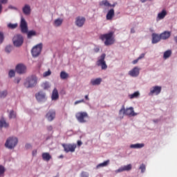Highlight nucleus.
Instances as JSON below:
<instances>
[{
	"mask_svg": "<svg viewBox=\"0 0 177 177\" xmlns=\"http://www.w3.org/2000/svg\"><path fill=\"white\" fill-rule=\"evenodd\" d=\"M138 62H139L138 58H137L136 59L133 60V61L132 62V64H136L138 63Z\"/></svg>",
	"mask_w": 177,
	"mask_h": 177,
	"instance_id": "obj_50",
	"label": "nucleus"
},
{
	"mask_svg": "<svg viewBox=\"0 0 177 177\" xmlns=\"http://www.w3.org/2000/svg\"><path fill=\"white\" fill-rule=\"evenodd\" d=\"M41 51H42V44H39L32 48L31 50L32 56H33V57H38V56L41 55Z\"/></svg>",
	"mask_w": 177,
	"mask_h": 177,
	"instance_id": "obj_8",
	"label": "nucleus"
},
{
	"mask_svg": "<svg viewBox=\"0 0 177 177\" xmlns=\"http://www.w3.org/2000/svg\"><path fill=\"white\" fill-rule=\"evenodd\" d=\"M142 147H145V144L137 143V144H132L130 145L131 149H142Z\"/></svg>",
	"mask_w": 177,
	"mask_h": 177,
	"instance_id": "obj_25",
	"label": "nucleus"
},
{
	"mask_svg": "<svg viewBox=\"0 0 177 177\" xmlns=\"http://www.w3.org/2000/svg\"><path fill=\"white\" fill-rule=\"evenodd\" d=\"M147 0H140V2H142V3H145V2H146Z\"/></svg>",
	"mask_w": 177,
	"mask_h": 177,
	"instance_id": "obj_60",
	"label": "nucleus"
},
{
	"mask_svg": "<svg viewBox=\"0 0 177 177\" xmlns=\"http://www.w3.org/2000/svg\"><path fill=\"white\" fill-rule=\"evenodd\" d=\"M15 70L18 74H24L27 70V67L24 64H19L17 65Z\"/></svg>",
	"mask_w": 177,
	"mask_h": 177,
	"instance_id": "obj_14",
	"label": "nucleus"
},
{
	"mask_svg": "<svg viewBox=\"0 0 177 177\" xmlns=\"http://www.w3.org/2000/svg\"><path fill=\"white\" fill-rule=\"evenodd\" d=\"M46 118L48 120V121L52 122V121L56 118V111L53 109L49 110L46 114Z\"/></svg>",
	"mask_w": 177,
	"mask_h": 177,
	"instance_id": "obj_12",
	"label": "nucleus"
},
{
	"mask_svg": "<svg viewBox=\"0 0 177 177\" xmlns=\"http://www.w3.org/2000/svg\"><path fill=\"white\" fill-rule=\"evenodd\" d=\"M62 24H63V19H55L54 21V26L55 27H60V25Z\"/></svg>",
	"mask_w": 177,
	"mask_h": 177,
	"instance_id": "obj_29",
	"label": "nucleus"
},
{
	"mask_svg": "<svg viewBox=\"0 0 177 177\" xmlns=\"http://www.w3.org/2000/svg\"><path fill=\"white\" fill-rule=\"evenodd\" d=\"M38 84V77L36 75H31L26 79L24 85L25 88H35Z\"/></svg>",
	"mask_w": 177,
	"mask_h": 177,
	"instance_id": "obj_3",
	"label": "nucleus"
},
{
	"mask_svg": "<svg viewBox=\"0 0 177 177\" xmlns=\"http://www.w3.org/2000/svg\"><path fill=\"white\" fill-rule=\"evenodd\" d=\"M100 39L101 41H104V45L106 46H110L115 42V39L114 38V32L111 31L108 33L101 35L100 36Z\"/></svg>",
	"mask_w": 177,
	"mask_h": 177,
	"instance_id": "obj_2",
	"label": "nucleus"
},
{
	"mask_svg": "<svg viewBox=\"0 0 177 177\" xmlns=\"http://www.w3.org/2000/svg\"><path fill=\"white\" fill-rule=\"evenodd\" d=\"M99 50H100V49L98 47L94 48V51L95 52V53H97Z\"/></svg>",
	"mask_w": 177,
	"mask_h": 177,
	"instance_id": "obj_51",
	"label": "nucleus"
},
{
	"mask_svg": "<svg viewBox=\"0 0 177 177\" xmlns=\"http://www.w3.org/2000/svg\"><path fill=\"white\" fill-rule=\"evenodd\" d=\"M139 169L141 170L142 174L145 173L146 171V165L145 164H142L140 166Z\"/></svg>",
	"mask_w": 177,
	"mask_h": 177,
	"instance_id": "obj_39",
	"label": "nucleus"
},
{
	"mask_svg": "<svg viewBox=\"0 0 177 177\" xmlns=\"http://www.w3.org/2000/svg\"><path fill=\"white\" fill-rule=\"evenodd\" d=\"M6 96H8V91L6 90L2 92H0L1 98L6 97Z\"/></svg>",
	"mask_w": 177,
	"mask_h": 177,
	"instance_id": "obj_37",
	"label": "nucleus"
},
{
	"mask_svg": "<svg viewBox=\"0 0 177 177\" xmlns=\"http://www.w3.org/2000/svg\"><path fill=\"white\" fill-rule=\"evenodd\" d=\"M143 57H145V53H142L138 57V59L139 60H140L141 59H143Z\"/></svg>",
	"mask_w": 177,
	"mask_h": 177,
	"instance_id": "obj_48",
	"label": "nucleus"
},
{
	"mask_svg": "<svg viewBox=\"0 0 177 177\" xmlns=\"http://www.w3.org/2000/svg\"><path fill=\"white\" fill-rule=\"evenodd\" d=\"M5 174V167L2 165H0V176H2Z\"/></svg>",
	"mask_w": 177,
	"mask_h": 177,
	"instance_id": "obj_40",
	"label": "nucleus"
},
{
	"mask_svg": "<svg viewBox=\"0 0 177 177\" xmlns=\"http://www.w3.org/2000/svg\"><path fill=\"white\" fill-rule=\"evenodd\" d=\"M9 127V123L6 122V120L5 119L1 118L0 120V128H8Z\"/></svg>",
	"mask_w": 177,
	"mask_h": 177,
	"instance_id": "obj_24",
	"label": "nucleus"
},
{
	"mask_svg": "<svg viewBox=\"0 0 177 177\" xmlns=\"http://www.w3.org/2000/svg\"><path fill=\"white\" fill-rule=\"evenodd\" d=\"M25 147H26V149H31V145H30V144H26V146H25Z\"/></svg>",
	"mask_w": 177,
	"mask_h": 177,
	"instance_id": "obj_52",
	"label": "nucleus"
},
{
	"mask_svg": "<svg viewBox=\"0 0 177 177\" xmlns=\"http://www.w3.org/2000/svg\"><path fill=\"white\" fill-rule=\"evenodd\" d=\"M84 99H86V100H89V95H85Z\"/></svg>",
	"mask_w": 177,
	"mask_h": 177,
	"instance_id": "obj_55",
	"label": "nucleus"
},
{
	"mask_svg": "<svg viewBox=\"0 0 177 177\" xmlns=\"http://www.w3.org/2000/svg\"><path fill=\"white\" fill-rule=\"evenodd\" d=\"M24 42V39L21 35H16L12 38V44L14 46H16V48H20V46L23 45Z\"/></svg>",
	"mask_w": 177,
	"mask_h": 177,
	"instance_id": "obj_7",
	"label": "nucleus"
},
{
	"mask_svg": "<svg viewBox=\"0 0 177 177\" xmlns=\"http://www.w3.org/2000/svg\"><path fill=\"white\" fill-rule=\"evenodd\" d=\"M1 3H6L8 2V0H0Z\"/></svg>",
	"mask_w": 177,
	"mask_h": 177,
	"instance_id": "obj_54",
	"label": "nucleus"
},
{
	"mask_svg": "<svg viewBox=\"0 0 177 177\" xmlns=\"http://www.w3.org/2000/svg\"><path fill=\"white\" fill-rule=\"evenodd\" d=\"M60 78L61 80H67L68 78V73H66V71H62L60 73Z\"/></svg>",
	"mask_w": 177,
	"mask_h": 177,
	"instance_id": "obj_30",
	"label": "nucleus"
},
{
	"mask_svg": "<svg viewBox=\"0 0 177 177\" xmlns=\"http://www.w3.org/2000/svg\"><path fill=\"white\" fill-rule=\"evenodd\" d=\"M152 44H158L161 41V37L159 34L157 33H152Z\"/></svg>",
	"mask_w": 177,
	"mask_h": 177,
	"instance_id": "obj_17",
	"label": "nucleus"
},
{
	"mask_svg": "<svg viewBox=\"0 0 177 177\" xmlns=\"http://www.w3.org/2000/svg\"><path fill=\"white\" fill-rule=\"evenodd\" d=\"M7 26L8 28H10L11 30H15V28H17V24L10 23L8 24Z\"/></svg>",
	"mask_w": 177,
	"mask_h": 177,
	"instance_id": "obj_33",
	"label": "nucleus"
},
{
	"mask_svg": "<svg viewBox=\"0 0 177 177\" xmlns=\"http://www.w3.org/2000/svg\"><path fill=\"white\" fill-rule=\"evenodd\" d=\"M102 83V78L99 77L95 80H91V84L93 85H100Z\"/></svg>",
	"mask_w": 177,
	"mask_h": 177,
	"instance_id": "obj_26",
	"label": "nucleus"
},
{
	"mask_svg": "<svg viewBox=\"0 0 177 177\" xmlns=\"http://www.w3.org/2000/svg\"><path fill=\"white\" fill-rule=\"evenodd\" d=\"M47 130L48 132L53 131V127H52V125L47 126Z\"/></svg>",
	"mask_w": 177,
	"mask_h": 177,
	"instance_id": "obj_47",
	"label": "nucleus"
},
{
	"mask_svg": "<svg viewBox=\"0 0 177 177\" xmlns=\"http://www.w3.org/2000/svg\"><path fill=\"white\" fill-rule=\"evenodd\" d=\"M79 103H85V100L83 99V100H80L75 102V105L79 104Z\"/></svg>",
	"mask_w": 177,
	"mask_h": 177,
	"instance_id": "obj_46",
	"label": "nucleus"
},
{
	"mask_svg": "<svg viewBox=\"0 0 177 177\" xmlns=\"http://www.w3.org/2000/svg\"><path fill=\"white\" fill-rule=\"evenodd\" d=\"M15 118H16V112H15V111L13 110L10 111L9 114V118L12 119Z\"/></svg>",
	"mask_w": 177,
	"mask_h": 177,
	"instance_id": "obj_36",
	"label": "nucleus"
},
{
	"mask_svg": "<svg viewBox=\"0 0 177 177\" xmlns=\"http://www.w3.org/2000/svg\"><path fill=\"white\" fill-rule=\"evenodd\" d=\"M0 13H2V4L0 3Z\"/></svg>",
	"mask_w": 177,
	"mask_h": 177,
	"instance_id": "obj_58",
	"label": "nucleus"
},
{
	"mask_svg": "<svg viewBox=\"0 0 177 177\" xmlns=\"http://www.w3.org/2000/svg\"><path fill=\"white\" fill-rule=\"evenodd\" d=\"M174 41H175L176 44H177V36L174 37Z\"/></svg>",
	"mask_w": 177,
	"mask_h": 177,
	"instance_id": "obj_59",
	"label": "nucleus"
},
{
	"mask_svg": "<svg viewBox=\"0 0 177 177\" xmlns=\"http://www.w3.org/2000/svg\"><path fill=\"white\" fill-rule=\"evenodd\" d=\"M167 16V10H162L161 12L158 14L157 20H162Z\"/></svg>",
	"mask_w": 177,
	"mask_h": 177,
	"instance_id": "obj_22",
	"label": "nucleus"
},
{
	"mask_svg": "<svg viewBox=\"0 0 177 177\" xmlns=\"http://www.w3.org/2000/svg\"><path fill=\"white\" fill-rule=\"evenodd\" d=\"M124 171H125L124 169V167H121L118 169L115 170V174H120V172H124Z\"/></svg>",
	"mask_w": 177,
	"mask_h": 177,
	"instance_id": "obj_43",
	"label": "nucleus"
},
{
	"mask_svg": "<svg viewBox=\"0 0 177 177\" xmlns=\"http://www.w3.org/2000/svg\"><path fill=\"white\" fill-rule=\"evenodd\" d=\"M32 154V156H37V150H33Z\"/></svg>",
	"mask_w": 177,
	"mask_h": 177,
	"instance_id": "obj_53",
	"label": "nucleus"
},
{
	"mask_svg": "<svg viewBox=\"0 0 177 177\" xmlns=\"http://www.w3.org/2000/svg\"><path fill=\"white\" fill-rule=\"evenodd\" d=\"M85 21H86V19L84 17H77L76 18L75 24L77 27H83L84 24H85Z\"/></svg>",
	"mask_w": 177,
	"mask_h": 177,
	"instance_id": "obj_15",
	"label": "nucleus"
},
{
	"mask_svg": "<svg viewBox=\"0 0 177 177\" xmlns=\"http://www.w3.org/2000/svg\"><path fill=\"white\" fill-rule=\"evenodd\" d=\"M9 8H10V9H16L15 8H13V7H12V6H9Z\"/></svg>",
	"mask_w": 177,
	"mask_h": 177,
	"instance_id": "obj_61",
	"label": "nucleus"
},
{
	"mask_svg": "<svg viewBox=\"0 0 177 177\" xmlns=\"http://www.w3.org/2000/svg\"><path fill=\"white\" fill-rule=\"evenodd\" d=\"M140 71V69L138 66H136L129 72V75H131V77H138Z\"/></svg>",
	"mask_w": 177,
	"mask_h": 177,
	"instance_id": "obj_16",
	"label": "nucleus"
},
{
	"mask_svg": "<svg viewBox=\"0 0 177 177\" xmlns=\"http://www.w3.org/2000/svg\"><path fill=\"white\" fill-rule=\"evenodd\" d=\"M62 146L66 153H74L75 149H77V145L75 144H62Z\"/></svg>",
	"mask_w": 177,
	"mask_h": 177,
	"instance_id": "obj_9",
	"label": "nucleus"
},
{
	"mask_svg": "<svg viewBox=\"0 0 177 177\" xmlns=\"http://www.w3.org/2000/svg\"><path fill=\"white\" fill-rule=\"evenodd\" d=\"M100 6H114V5H111L109 3V1L107 0H103L100 3Z\"/></svg>",
	"mask_w": 177,
	"mask_h": 177,
	"instance_id": "obj_28",
	"label": "nucleus"
},
{
	"mask_svg": "<svg viewBox=\"0 0 177 177\" xmlns=\"http://www.w3.org/2000/svg\"><path fill=\"white\" fill-rule=\"evenodd\" d=\"M20 28L21 32H23L24 34L28 33V39L31 38L32 37H35V35H37V32H35V30H30L28 32L27 21H26V19L23 17H21V18Z\"/></svg>",
	"mask_w": 177,
	"mask_h": 177,
	"instance_id": "obj_1",
	"label": "nucleus"
},
{
	"mask_svg": "<svg viewBox=\"0 0 177 177\" xmlns=\"http://www.w3.org/2000/svg\"><path fill=\"white\" fill-rule=\"evenodd\" d=\"M131 32L132 34L135 33V29H134V28H131Z\"/></svg>",
	"mask_w": 177,
	"mask_h": 177,
	"instance_id": "obj_57",
	"label": "nucleus"
},
{
	"mask_svg": "<svg viewBox=\"0 0 177 177\" xmlns=\"http://www.w3.org/2000/svg\"><path fill=\"white\" fill-rule=\"evenodd\" d=\"M82 177H89V173L86 171H82L81 174Z\"/></svg>",
	"mask_w": 177,
	"mask_h": 177,
	"instance_id": "obj_44",
	"label": "nucleus"
},
{
	"mask_svg": "<svg viewBox=\"0 0 177 177\" xmlns=\"http://www.w3.org/2000/svg\"><path fill=\"white\" fill-rule=\"evenodd\" d=\"M160 35V39H163V40L168 39V38L171 37V32L165 31L162 32Z\"/></svg>",
	"mask_w": 177,
	"mask_h": 177,
	"instance_id": "obj_18",
	"label": "nucleus"
},
{
	"mask_svg": "<svg viewBox=\"0 0 177 177\" xmlns=\"http://www.w3.org/2000/svg\"><path fill=\"white\" fill-rule=\"evenodd\" d=\"M139 95H140L139 92L136 91V92L133 93V94L129 95V97H130V99H135L136 97H138Z\"/></svg>",
	"mask_w": 177,
	"mask_h": 177,
	"instance_id": "obj_34",
	"label": "nucleus"
},
{
	"mask_svg": "<svg viewBox=\"0 0 177 177\" xmlns=\"http://www.w3.org/2000/svg\"><path fill=\"white\" fill-rule=\"evenodd\" d=\"M24 15H30L31 13V7L28 6V4L25 5V6L22 9Z\"/></svg>",
	"mask_w": 177,
	"mask_h": 177,
	"instance_id": "obj_23",
	"label": "nucleus"
},
{
	"mask_svg": "<svg viewBox=\"0 0 177 177\" xmlns=\"http://www.w3.org/2000/svg\"><path fill=\"white\" fill-rule=\"evenodd\" d=\"M42 159L44 161H50V159L52 158V156H50V154L48 152H44L42 153L41 155Z\"/></svg>",
	"mask_w": 177,
	"mask_h": 177,
	"instance_id": "obj_21",
	"label": "nucleus"
},
{
	"mask_svg": "<svg viewBox=\"0 0 177 177\" xmlns=\"http://www.w3.org/2000/svg\"><path fill=\"white\" fill-rule=\"evenodd\" d=\"M171 55H172V51L171 50H166L164 53L163 59H168L169 57H171Z\"/></svg>",
	"mask_w": 177,
	"mask_h": 177,
	"instance_id": "obj_27",
	"label": "nucleus"
},
{
	"mask_svg": "<svg viewBox=\"0 0 177 177\" xmlns=\"http://www.w3.org/2000/svg\"><path fill=\"white\" fill-rule=\"evenodd\" d=\"M106 54L103 53L101 55L100 58L97 61V66H101L102 70H106L107 68V64H106Z\"/></svg>",
	"mask_w": 177,
	"mask_h": 177,
	"instance_id": "obj_10",
	"label": "nucleus"
},
{
	"mask_svg": "<svg viewBox=\"0 0 177 177\" xmlns=\"http://www.w3.org/2000/svg\"><path fill=\"white\" fill-rule=\"evenodd\" d=\"M4 39H5V36H3V32H0V44H2Z\"/></svg>",
	"mask_w": 177,
	"mask_h": 177,
	"instance_id": "obj_41",
	"label": "nucleus"
},
{
	"mask_svg": "<svg viewBox=\"0 0 177 177\" xmlns=\"http://www.w3.org/2000/svg\"><path fill=\"white\" fill-rule=\"evenodd\" d=\"M13 49V46L12 45H8L6 46L5 52L6 53H10L12 52V50Z\"/></svg>",
	"mask_w": 177,
	"mask_h": 177,
	"instance_id": "obj_32",
	"label": "nucleus"
},
{
	"mask_svg": "<svg viewBox=\"0 0 177 177\" xmlns=\"http://www.w3.org/2000/svg\"><path fill=\"white\" fill-rule=\"evenodd\" d=\"M75 118L78 122L85 124V122H88L87 120H89V115H88V113L86 112L80 111L76 113Z\"/></svg>",
	"mask_w": 177,
	"mask_h": 177,
	"instance_id": "obj_4",
	"label": "nucleus"
},
{
	"mask_svg": "<svg viewBox=\"0 0 177 177\" xmlns=\"http://www.w3.org/2000/svg\"><path fill=\"white\" fill-rule=\"evenodd\" d=\"M81 145H82V142L77 141V146H81Z\"/></svg>",
	"mask_w": 177,
	"mask_h": 177,
	"instance_id": "obj_56",
	"label": "nucleus"
},
{
	"mask_svg": "<svg viewBox=\"0 0 177 177\" xmlns=\"http://www.w3.org/2000/svg\"><path fill=\"white\" fill-rule=\"evenodd\" d=\"M50 74H52V72L50 70H48V71H46L44 73L43 76L44 77H49V75H50Z\"/></svg>",
	"mask_w": 177,
	"mask_h": 177,
	"instance_id": "obj_42",
	"label": "nucleus"
},
{
	"mask_svg": "<svg viewBox=\"0 0 177 177\" xmlns=\"http://www.w3.org/2000/svg\"><path fill=\"white\" fill-rule=\"evenodd\" d=\"M59 157H60V158H63V156H60Z\"/></svg>",
	"mask_w": 177,
	"mask_h": 177,
	"instance_id": "obj_62",
	"label": "nucleus"
},
{
	"mask_svg": "<svg viewBox=\"0 0 177 177\" xmlns=\"http://www.w3.org/2000/svg\"><path fill=\"white\" fill-rule=\"evenodd\" d=\"M160 93H161V86H155L150 88L149 95L153 96V95H160Z\"/></svg>",
	"mask_w": 177,
	"mask_h": 177,
	"instance_id": "obj_13",
	"label": "nucleus"
},
{
	"mask_svg": "<svg viewBox=\"0 0 177 177\" xmlns=\"http://www.w3.org/2000/svg\"><path fill=\"white\" fill-rule=\"evenodd\" d=\"M123 169H124V171H131V169H132V165L129 164L127 165H124L123 166Z\"/></svg>",
	"mask_w": 177,
	"mask_h": 177,
	"instance_id": "obj_38",
	"label": "nucleus"
},
{
	"mask_svg": "<svg viewBox=\"0 0 177 177\" xmlns=\"http://www.w3.org/2000/svg\"><path fill=\"white\" fill-rule=\"evenodd\" d=\"M8 75L9 77H10V78H12V77H15V71L13 70L10 71Z\"/></svg>",
	"mask_w": 177,
	"mask_h": 177,
	"instance_id": "obj_45",
	"label": "nucleus"
},
{
	"mask_svg": "<svg viewBox=\"0 0 177 177\" xmlns=\"http://www.w3.org/2000/svg\"><path fill=\"white\" fill-rule=\"evenodd\" d=\"M41 86L44 90L49 89V88H50V86L49 85V83L48 82L43 83L41 84Z\"/></svg>",
	"mask_w": 177,
	"mask_h": 177,
	"instance_id": "obj_35",
	"label": "nucleus"
},
{
	"mask_svg": "<svg viewBox=\"0 0 177 177\" xmlns=\"http://www.w3.org/2000/svg\"><path fill=\"white\" fill-rule=\"evenodd\" d=\"M115 15L114 9L111 8L110 10L108 11L106 14V20H113V17Z\"/></svg>",
	"mask_w": 177,
	"mask_h": 177,
	"instance_id": "obj_19",
	"label": "nucleus"
},
{
	"mask_svg": "<svg viewBox=\"0 0 177 177\" xmlns=\"http://www.w3.org/2000/svg\"><path fill=\"white\" fill-rule=\"evenodd\" d=\"M21 80V79L20 77H17V79H15V82H17V84H19Z\"/></svg>",
	"mask_w": 177,
	"mask_h": 177,
	"instance_id": "obj_49",
	"label": "nucleus"
},
{
	"mask_svg": "<svg viewBox=\"0 0 177 177\" xmlns=\"http://www.w3.org/2000/svg\"><path fill=\"white\" fill-rule=\"evenodd\" d=\"M52 100H57L59 99V91H57V88H54L53 91V93L51 95Z\"/></svg>",
	"mask_w": 177,
	"mask_h": 177,
	"instance_id": "obj_20",
	"label": "nucleus"
},
{
	"mask_svg": "<svg viewBox=\"0 0 177 177\" xmlns=\"http://www.w3.org/2000/svg\"><path fill=\"white\" fill-rule=\"evenodd\" d=\"M36 100L39 102H46V93L40 91L35 94Z\"/></svg>",
	"mask_w": 177,
	"mask_h": 177,
	"instance_id": "obj_11",
	"label": "nucleus"
},
{
	"mask_svg": "<svg viewBox=\"0 0 177 177\" xmlns=\"http://www.w3.org/2000/svg\"><path fill=\"white\" fill-rule=\"evenodd\" d=\"M122 113L126 115H129L130 117H135V115H138V113H135L133 107L132 106L125 109V106L123 105L119 111V114H121Z\"/></svg>",
	"mask_w": 177,
	"mask_h": 177,
	"instance_id": "obj_6",
	"label": "nucleus"
},
{
	"mask_svg": "<svg viewBox=\"0 0 177 177\" xmlns=\"http://www.w3.org/2000/svg\"><path fill=\"white\" fill-rule=\"evenodd\" d=\"M17 143H19V140L16 137H10L7 139L5 146L7 147V149H15L16 146L17 145Z\"/></svg>",
	"mask_w": 177,
	"mask_h": 177,
	"instance_id": "obj_5",
	"label": "nucleus"
},
{
	"mask_svg": "<svg viewBox=\"0 0 177 177\" xmlns=\"http://www.w3.org/2000/svg\"><path fill=\"white\" fill-rule=\"evenodd\" d=\"M109 164H110V160H106V161H104L102 163H100L99 165H97V168H101V167H107V165Z\"/></svg>",
	"mask_w": 177,
	"mask_h": 177,
	"instance_id": "obj_31",
	"label": "nucleus"
}]
</instances>
